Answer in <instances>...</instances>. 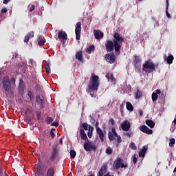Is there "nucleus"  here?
<instances>
[{
    "instance_id": "1",
    "label": "nucleus",
    "mask_w": 176,
    "mask_h": 176,
    "mask_svg": "<svg viewBox=\"0 0 176 176\" xmlns=\"http://www.w3.org/2000/svg\"><path fill=\"white\" fill-rule=\"evenodd\" d=\"M113 41L107 40L105 43L106 52L107 53H111V52H113L115 49L117 53L120 52V49L122 47V45H123V42H124V38L122 37L119 32H115L113 34Z\"/></svg>"
},
{
    "instance_id": "2",
    "label": "nucleus",
    "mask_w": 176,
    "mask_h": 176,
    "mask_svg": "<svg viewBox=\"0 0 176 176\" xmlns=\"http://www.w3.org/2000/svg\"><path fill=\"white\" fill-rule=\"evenodd\" d=\"M100 82H98V76L94 75L91 77L90 83L88 85L87 92L89 93L92 98L94 97V93H97Z\"/></svg>"
},
{
    "instance_id": "3",
    "label": "nucleus",
    "mask_w": 176,
    "mask_h": 176,
    "mask_svg": "<svg viewBox=\"0 0 176 176\" xmlns=\"http://www.w3.org/2000/svg\"><path fill=\"white\" fill-rule=\"evenodd\" d=\"M3 87L5 91L6 97H12L13 96V91L12 90V82L8 76L3 78Z\"/></svg>"
},
{
    "instance_id": "4",
    "label": "nucleus",
    "mask_w": 176,
    "mask_h": 176,
    "mask_svg": "<svg viewBox=\"0 0 176 176\" xmlns=\"http://www.w3.org/2000/svg\"><path fill=\"white\" fill-rule=\"evenodd\" d=\"M155 68L156 65H155V63L151 60H146L144 65H143L142 71L146 74H151L155 71Z\"/></svg>"
},
{
    "instance_id": "5",
    "label": "nucleus",
    "mask_w": 176,
    "mask_h": 176,
    "mask_svg": "<svg viewBox=\"0 0 176 176\" xmlns=\"http://www.w3.org/2000/svg\"><path fill=\"white\" fill-rule=\"evenodd\" d=\"M60 153V146L58 144H54L52 145V150L51 151V155L50 156V161L54 162Z\"/></svg>"
},
{
    "instance_id": "6",
    "label": "nucleus",
    "mask_w": 176,
    "mask_h": 176,
    "mask_svg": "<svg viewBox=\"0 0 176 176\" xmlns=\"http://www.w3.org/2000/svg\"><path fill=\"white\" fill-rule=\"evenodd\" d=\"M83 148L86 152H90L91 151H97V147L93 144H90V141H85L83 144Z\"/></svg>"
},
{
    "instance_id": "7",
    "label": "nucleus",
    "mask_w": 176,
    "mask_h": 176,
    "mask_svg": "<svg viewBox=\"0 0 176 176\" xmlns=\"http://www.w3.org/2000/svg\"><path fill=\"white\" fill-rule=\"evenodd\" d=\"M104 58L107 63H109V64H115L116 62V58L115 57V54L113 52L107 54Z\"/></svg>"
},
{
    "instance_id": "8",
    "label": "nucleus",
    "mask_w": 176,
    "mask_h": 176,
    "mask_svg": "<svg viewBox=\"0 0 176 176\" xmlns=\"http://www.w3.org/2000/svg\"><path fill=\"white\" fill-rule=\"evenodd\" d=\"M80 32H82V23L77 22L75 29L76 39H77V41H79L80 39Z\"/></svg>"
},
{
    "instance_id": "9",
    "label": "nucleus",
    "mask_w": 176,
    "mask_h": 176,
    "mask_svg": "<svg viewBox=\"0 0 176 176\" xmlns=\"http://www.w3.org/2000/svg\"><path fill=\"white\" fill-rule=\"evenodd\" d=\"M139 129L142 133H144L145 134H148V135L153 134V130L149 129L146 125L140 126Z\"/></svg>"
},
{
    "instance_id": "10",
    "label": "nucleus",
    "mask_w": 176,
    "mask_h": 176,
    "mask_svg": "<svg viewBox=\"0 0 176 176\" xmlns=\"http://www.w3.org/2000/svg\"><path fill=\"white\" fill-rule=\"evenodd\" d=\"M36 101L41 109L45 108V100L41 98V96L38 95L36 96Z\"/></svg>"
},
{
    "instance_id": "11",
    "label": "nucleus",
    "mask_w": 176,
    "mask_h": 176,
    "mask_svg": "<svg viewBox=\"0 0 176 176\" xmlns=\"http://www.w3.org/2000/svg\"><path fill=\"white\" fill-rule=\"evenodd\" d=\"M130 127H131V124L128 120L124 121L121 125V128L123 131H129L130 130Z\"/></svg>"
},
{
    "instance_id": "12",
    "label": "nucleus",
    "mask_w": 176,
    "mask_h": 176,
    "mask_svg": "<svg viewBox=\"0 0 176 176\" xmlns=\"http://www.w3.org/2000/svg\"><path fill=\"white\" fill-rule=\"evenodd\" d=\"M58 39L62 41H67V39L68 38V35L65 32L60 31L58 34Z\"/></svg>"
},
{
    "instance_id": "13",
    "label": "nucleus",
    "mask_w": 176,
    "mask_h": 176,
    "mask_svg": "<svg viewBox=\"0 0 176 176\" xmlns=\"http://www.w3.org/2000/svg\"><path fill=\"white\" fill-rule=\"evenodd\" d=\"M123 163V160L120 157L117 158V160L114 162V168L116 170H119L120 168V166Z\"/></svg>"
},
{
    "instance_id": "14",
    "label": "nucleus",
    "mask_w": 176,
    "mask_h": 176,
    "mask_svg": "<svg viewBox=\"0 0 176 176\" xmlns=\"http://www.w3.org/2000/svg\"><path fill=\"white\" fill-rule=\"evenodd\" d=\"M34 38V32L33 31H31V32H29L25 36V38H24V40H23V42L25 43H27L30 41V39Z\"/></svg>"
},
{
    "instance_id": "15",
    "label": "nucleus",
    "mask_w": 176,
    "mask_h": 176,
    "mask_svg": "<svg viewBox=\"0 0 176 176\" xmlns=\"http://www.w3.org/2000/svg\"><path fill=\"white\" fill-rule=\"evenodd\" d=\"M94 34L95 35L96 39H102L104 38V33L100 30H94Z\"/></svg>"
},
{
    "instance_id": "16",
    "label": "nucleus",
    "mask_w": 176,
    "mask_h": 176,
    "mask_svg": "<svg viewBox=\"0 0 176 176\" xmlns=\"http://www.w3.org/2000/svg\"><path fill=\"white\" fill-rule=\"evenodd\" d=\"M80 135L81 140L83 141H89V138H87V135L86 134V132H85V130L83 129H80Z\"/></svg>"
},
{
    "instance_id": "17",
    "label": "nucleus",
    "mask_w": 176,
    "mask_h": 176,
    "mask_svg": "<svg viewBox=\"0 0 176 176\" xmlns=\"http://www.w3.org/2000/svg\"><path fill=\"white\" fill-rule=\"evenodd\" d=\"M148 151V145H144L142 147V149L139 151V157H144L145 153H146Z\"/></svg>"
},
{
    "instance_id": "18",
    "label": "nucleus",
    "mask_w": 176,
    "mask_h": 176,
    "mask_svg": "<svg viewBox=\"0 0 176 176\" xmlns=\"http://www.w3.org/2000/svg\"><path fill=\"white\" fill-rule=\"evenodd\" d=\"M134 65L135 68H140L141 67V58L140 56H134Z\"/></svg>"
},
{
    "instance_id": "19",
    "label": "nucleus",
    "mask_w": 176,
    "mask_h": 176,
    "mask_svg": "<svg viewBox=\"0 0 176 176\" xmlns=\"http://www.w3.org/2000/svg\"><path fill=\"white\" fill-rule=\"evenodd\" d=\"M164 60L166 59V63L168 64H173V61L174 60V56L172 54H170L168 57L167 55H164Z\"/></svg>"
},
{
    "instance_id": "20",
    "label": "nucleus",
    "mask_w": 176,
    "mask_h": 176,
    "mask_svg": "<svg viewBox=\"0 0 176 176\" xmlns=\"http://www.w3.org/2000/svg\"><path fill=\"white\" fill-rule=\"evenodd\" d=\"M96 133L99 135V138L101 142H104V138L105 137V135L104 134V131H102V129H100L96 130Z\"/></svg>"
},
{
    "instance_id": "21",
    "label": "nucleus",
    "mask_w": 176,
    "mask_h": 176,
    "mask_svg": "<svg viewBox=\"0 0 176 176\" xmlns=\"http://www.w3.org/2000/svg\"><path fill=\"white\" fill-rule=\"evenodd\" d=\"M76 58L78 61L83 62V55L82 54V51H78L76 54Z\"/></svg>"
},
{
    "instance_id": "22",
    "label": "nucleus",
    "mask_w": 176,
    "mask_h": 176,
    "mask_svg": "<svg viewBox=\"0 0 176 176\" xmlns=\"http://www.w3.org/2000/svg\"><path fill=\"white\" fill-rule=\"evenodd\" d=\"M25 87V85H24V81L22 79H20L19 80V85L18 87L19 91H24V89Z\"/></svg>"
},
{
    "instance_id": "23",
    "label": "nucleus",
    "mask_w": 176,
    "mask_h": 176,
    "mask_svg": "<svg viewBox=\"0 0 176 176\" xmlns=\"http://www.w3.org/2000/svg\"><path fill=\"white\" fill-rule=\"evenodd\" d=\"M106 78L108 79L109 82H116L115 77H113V74L111 73H107L106 74Z\"/></svg>"
},
{
    "instance_id": "24",
    "label": "nucleus",
    "mask_w": 176,
    "mask_h": 176,
    "mask_svg": "<svg viewBox=\"0 0 176 176\" xmlns=\"http://www.w3.org/2000/svg\"><path fill=\"white\" fill-rule=\"evenodd\" d=\"M145 123L147 126H148V127H150V129H153V127H155V122H153V120H146Z\"/></svg>"
},
{
    "instance_id": "25",
    "label": "nucleus",
    "mask_w": 176,
    "mask_h": 176,
    "mask_svg": "<svg viewBox=\"0 0 176 176\" xmlns=\"http://www.w3.org/2000/svg\"><path fill=\"white\" fill-rule=\"evenodd\" d=\"M46 176H54V168L53 166L48 168Z\"/></svg>"
},
{
    "instance_id": "26",
    "label": "nucleus",
    "mask_w": 176,
    "mask_h": 176,
    "mask_svg": "<svg viewBox=\"0 0 176 176\" xmlns=\"http://www.w3.org/2000/svg\"><path fill=\"white\" fill-rule=\"evenodd\" d=\"M93 131H94V127L91 126V125H89L87 135L89 138H91V137H93Z\"/></svg>"
},
{
    "instance_id": "27",
    "label": "nucleus",
    "mask_w": 176,
    "mask_h": 176,
    "mask_svg": "<svg viewBox=\"0 0 176 176\" xmlns=\"http://www.w3.org/2000/svg\"><path fill=\"white\" fill-rule=\"evenodd\" d=\"M45 43H46V39H45V37H43L41 38V36H38V46H43Z\"/></svg>"
},
{
    "instance_id": "28",
    "label": "nucleus",
    "mask_w": 176,
    "mask_h": 176,
    "mask_svg": "<svg viewBox=\"0 0 176 176\" xmlns=\"http://www.w3.org/2000/svg\"><path fill=\"white\" fill-rule=\"evenodd\" d=\"M126 107L127 111H129L130 112H133L134 111V107H133V104L130 102H127L126 103Z\"/></svg>"
},
{
    "instance_id": "29",
    "label": "nucleus",
    "mask_w": 176,
    "mask_h": 176,
    "mask_svg": "<svg viewBox=\"0 0 176 176\" xmlns=\"http://www.w3.org/2000/svg\"><path fill=\"white\" fill-rule=\"evenodd\" d=\"M94 49H96V47H94V45H91L87 48L86 52L88 54H91V52H94Z\"/></svg>"
},
{
    "instance_id": "30",
    "label": "nucleus",
    "mask_w": 176,
    "mask_h": 176,
    "mask_svg": "<svg viewBox=\"0 0 176 176\" xmlns=\"http://www.w3.org/2000/svg\"><path fill=\"white\" fill-rule=\"evenodd\" d=\"M142 97V92L141 91L138 90L135 93V100H139V98H141Z\"/></svg>"
},
{
    "instance_id": "31",
    "label": "nucleus",
    "mask_w": 176,
    "mask_h": 176,
    "mask_svg": "<svg viewBox=\"0 0 176 176\" xmlns=\"http://www.w3.org/2000/svg\"><path fill=\"white\" fill-rule=\"evenodd\" d=\"M166 17H168V19H170L171 16L170 15V13H168V0H166Z\"/></svg>"
},
{
    "instance_id": "32",
    "label": "nucleus",
    "mask_w": 176,
    "mask_h": 176,
    "mask_svg": "<svg viewBox=\"0 0 176 176\" xmlns=\"http://www.w3.org/2000/svg\"><path fill=\"white\" fill-rule=\"evenodd\" d=\"M45 68L46 69L47 74L49 75L51 73L50 63H46Z\"/></svg>"
},
{
    "instance_id": "33",
    "label": "nucleus",
    "mask_w": 176,
    "mask_h": 176,
    "mask_svg": "<svg viewBox=\"0 0 176 176\" xmlns=\"http://www.w3.org/2000/svg\"><path fill=\"white\" fill-rule=\"evenodd\" d=\"M28 96L30 98V101H34V92H32L31 91H28Z\"/></svg>"
},
{
    "instance_id": "34",
    "label": "nucleus",
    "mask_w": 176,
    "mask_h": 176,
    "mask_svg": "<svg viewBox=\"0 0 176 176\" xmlns=\"http://www.w3.org/2000/svg\"><path fill=\"white\" fill-rule=\"evenodd\" d=\"M81 126L82 127V130H85L86 131L89 130V124L87 122H83Z\"/></svg>"
},
{
    "instance_id": "35",
    "label": "nucleus",
    "mask_w": 176,
    "mask_h": 176,
    "mask_svg": "<svg viewBox=\"0 0 176 176\" xmlns=\"http://www.w3.org/2000/svg\"><path fill=\"white\" fill-rule=\"evenodd\" d=\"M129 148L132 149L133 151H137V146L135 145V143L131 142L129 144Z\"/></svg>"
},
{
    "instance_id": "36",
    "label": "nucleus",
    "mask_w": 176,
    "mask_h": 176,
    "mask_svg": "<svg viewBox=\"0 0 176 176\" xmlns=\"http://www.w3.org/2000/svg\"><path fill=\"white\" fill-rule=\"evenodd\" d=\"M151 98L153 101H157V98H159V96H157V94L154 92L152 94Z\"/></svg>"
},
{
    "instance_id": "37",
    "label": "nucleus",
    "mask_w": 176,
    "mask_h": 176,
    "mask_svg": "<svg viewBox=\"0 0 176 176\" xmlns=\"http://www.w3.org/2000/svg\"><path fill=\"white\" fill-rule=\"evenodd\" d=\"M123 108H124V104L122 103L120 105V112L122 116H124V112L123 111Z\"/></svg>"
},
{
    "instance_id": "38",
    "label": "nucleus",
    "mask_w": 176,
    "mask_h": 176,
    "mask_svg": "<svg viewBox=\"0 0 176 176\" xmlns=\"http://www.w3.org/2000/svg\"><path fill=\"white\" fill-rule=\"evenodd\" d=\"M112 152H113V151L110 146L107 147V149H106L107 155H112Z\"/></svg>"
},
{
    "instance_id": "39",
    "label": "nucleus",
    "mask_w": 176,
    "mask_h": 176,
    "mask_svg": "<svg viewBox=\"0 0 176 176\" xmlns=\"http://www.w3.org/2000/svg\"><path fill=\"white\" fill-rule=\"evenodd\" d=\"M70 156L72 159H75V157L76 156V151H75L74 150H71L70 151Z\"/></svg>"
},
{
    "instance_id": "40",
    "label": "nucleus",
    "mask_w": 176,
    "mask_h": 176,
    "mask_svg": "<svg viewBox=\"0 0 176 176\" xmlns=\"http://www.w3.org/2000/svg\"><path fill=\"white\" fill-rule=\"evenodd\" d=\"M175 144V139L171 138L169 140V146L173 147L174 146V144Z\"/></svg>"
},
{
    "instance_id": "41",
    "label": "nucleus",
    "mask_w": 176,
    "mask_h": 176,
    "mask_svg": "<svg viewBox=\"0 0 176 176\" xmlns=\"http://www.w3.org/2000/svg\"><path fill=\"white\" fill-rule=\"evenodd\" d=\"M54 131H56V129L52 128L50 131V135H51V138L52 140H54L55 135H54Z\"/></svg>"
},
{
    "instance_id": "42",
    "label": "nucleus",
    "mask_w": 176,
    "mask_h": 176,
    "mask_svg": "<svg viewBox=\"0 0 176 176\" xmlns=\"http://www.w3.org/2000/svg\"><path fill=\"white\" fill-rule=\"evenodd\" d=\"M108 137H109V141H113V133H112V132L108 133Z\"/></svg>"
},
{
    "instance_id": "43",
    "label": "nucleus",
    "mask_w": 176,
    "mask_h": 176,
    "mask_svg": "<svg viewBox=\"0 0 176 176\" xmlns=\"http://www.w3.org/2000/svg\"><path fill=\"white\" fill-rule=\"evenodd\" d=\"M47 124H50V123H52L53 122V118H50V117H47L45 118Z\"/></svg>"
},
{
    "instance_id": "44",
    "label": "nucleus",
    "mask_w": 176,
    "mask_h": 176,
    "mask_svg": "<svg viewBox=\"0 0 176 176\" xmlns=\"http://www.w3.org/2000/svg\"><path fill=\"white\" fill-rule=\"evenodd\" d=\"M111 133L114 135V137H118V135L116 133V130L115 129V128L111 129Z\"/></svg>"
},
{
    "instance_id": "45",
    "label": "nucleus",
    "mask_w": 176,
    "mask_h": 176,
    "mask_svg": "<svg viewBox=\"0 0 176 176\" xmlns=\"http://www.w3.org/2000/svg\"><path fill=\"white\" fill-rule=\"evenodd\" d=\"M89 118H91L90 123H91V124H94V123H96V119L91 116V115L89 116Z\"/></svg>"
},
{
    "instance_id": "46",
    "label": "nucleus",
    "mask_w": 176,
    "mask_h": 176,
    "mask_svg": "<svg viewBox=\"0 0 176 176\" xmlns=\"http://www.w3.org/2000/svg\"><path fill=\"white\" fill-rule=\"evenodd\" d=\"M120 167L121 168H127V167H129V165L127 164H123V162H122Z\"/></svg>"
},
{
    "instance_id": "47",
    "label": "nucleus",
    "mask_w": 176,
    "mask_h": 176,
    "mask_svg": "<svg viewBox=\"0 0 176 176\" xmlns=\"http://www.w3.org/2000/svg\"><path fill=\"white\" fill-rule=\"evenodd\" d=\"M100 126V122L98 121H97L95 124V128H96V130H98V129H100L101 128L99 127Z\"/></svg>"
},
{
    "instance_id": "48",
    "label": "nucleus",
    "mask_w": 176,
    "mask_h": 176,
    "mask_svg": "<svg viewBox=\"0 0 176 176\" xmlns=\"http://www.w3.org/2000/svg\"><path fill=\"white\" fill-rule=\"evenodd\" d=\"M117 137V142L118 144H120V142H122V137H120V135H118Z\"/></svg>"
},
{
    "instance_id": "49",
    "label": "nucleus",
    "mask_w": 176,
    "mask_h": 176,
    "mask_svg": "<svg viewBox=\"0 0 176 176\" xmlns=\"http://www.w3.org/2000/svg\"><path fill=\"white\" fill-rule=\"evenodd\" d=\"M126 137H129L130 138V137H131V135H133V132L131 131H129L128 133H126Z\"/></svg>"
},
{
    "instance_id": "50",
    "label": "nucleus",
    "mask_w": 176,
    "mask_h": 176,
    "mask_svg": "<svg viewBox=\"0 0 176 176\" xmlns=\"http://www.w3.org/2000/svg\"><path fill=\"white\" fill-rule=\"evenodd\" d=\"M51 126H54L55 127H58V122H54L52 124H51Z\"/></svg>"
},
{
    "instance_id": "51",
    "label": "nucleus",
    "mask_w": 176,
    "mask_h": 176,
    "mask_svg": "<svg viewBox=\"0 0 176 176\" xmlns=\"http://www.w3.org/2000/svg\"><path fill=\"white\" fill-rule=\"evenodd\" d=\"M138 159H137V157L134 156L133 157V164H137V162H138Z\"/></svg>"
},
{
    "instance_id": "52",
    "label": "nucleus",
    "mask_w": 176,
    "mask_h": 176,
    "mask_svg": "<svg viewBox=\"0 0 176 176\" xmlns=\"http://www.w3.org/2000/svg\"><path fill=\"white\" fill-rule=\"evenodd\" d=\"M110 123H111L112 126H115V120L113 118H110Z\"/></svg>"
},
{
    "instance_id": "53",
    "label": "nucleus",
    "mask_w": 176,
    "mask_h": 176,
    "mask_svg": "<svg viewBox=\"0 0 176 176\" xmlns=\"http://www.w3.org/2000/svg\"><path fill=\"white\" fill-rule=\"evenodd\" d=\"M34 10H35V5H32L29 12H34Z\"/></svg>"
},
{
    "instance_id": "54",
    "label": "nucleus",
    "mask_w": 176,
    "mask_h": 176,
    "mask_svg": "<svg viewBox=\"0 0 176 176\" xmlns=\"http://www.w3.org/2000/svg\"><path fill=\"white\" fill-rule=\"evenodd\" d=\"M7 12H8V9L6 8H3L1 10V13H7Z\"/></svg>"
},
{
    "instance_id": "55",
    "label": "nucleus",
    "mask_w": 176,
    "mask_h": 176,
    "mask_svg": "<svg viewBox=\"0 0 176 176\" xmlns=\"http://www.w3.org/2000/svg\"><path fill=\"white\" fill-rule=\"evenodd\" d=\"M35 90H36V91H41V87H39L38 85H36Z\"/></svg>"
},
{
    "instance_id": "56",
    "label": "nucleus",
    "mask_w": 176,
    "mask_h": 176,
    "mask_svg": "<svg viewBox=\"0 0 176 176\" xmlns=\"http://www.w3.org/2000/svg\"><path fill=\"white\" fill-rule=\"evenodd\" d=\"M10 2V0H3V3L4 5H8V3Z\"/></svg>"
},
{
    "instance_id": "57",
    "label": "nucleus",
    "mask_w": 176,
    "mask_h": 176,
    "mask_svg": "<svg viewBox=\"0 0 176 176\" xmlns=\"http://www.w3.org/2000/svg\"><path fill=\"white\" fill-rule=\"evenodd\" d=\"M29 64H31V65H33L34 60L33 59H30Z\"/></svg>"
},
{
    "instance_id": "58",
    "label": "nucleus",
    "mask_w": 176,
    "mask_h": 176,
    "mask_svg": "<svg viewBox=\"0 0 176 176\" xmlns=\"http://www.w3.org/2000/svg\"><path fill=\"white\" fill-rule=\"evenodd\" d=\"M162 93V91H160V89H157L156 90V93L155 94H157H157H160Z\"/></svg>"
},
{
    "instance_id": "59",
    "label": "nucleus",
    "mask_w": 176,
    "mask_h": 176,
    "mask_svg": "<svg viewBox=\"0 0 176 176\" xmlns=\"http://www.w3.org/2000/svg\"><path fill=\"white\" fill-rule=\"evenodd\" d=\"M139 112H140V116H142L144 115V113L142 112V110H140Z\"/></svg>"
},
{
    "instance_id": "60",
    "label": "nucleus",
    "mask_w": 176,
    "mask_h": 176,
    "mask_svg": "<svg viewBox=\"0 0 176 176\" xmlns=\"http://www.w3.org/2000/svg\"><path fill=\"white\" fill-rule=\"evenodd\" d=\"M59 142H60V144H63V139H60Z\"/></svg>"
},
{
    "instance_id": "61",
    "label": "nucleus",
    "mask_w": 176,
    "mask_h": 176,
    "mask_svg": "<svg viewBox=\"0 0 176 176\" xmlns=\"http://www.w3.org/2000/svg\"><path fill=\"white\" fill-rule=\"evenodd\" d=\"M37 171H38V173H39V171H41V167L37 168Z\"/></svg>"
},
{
    "instance_id": "62",
    "label": "nucleus",
    "mask_w": 176,
    "mask_h": 176,
    "mask_svg": "<svg viewBox=\"0 0 176 176\" xmlns=\"http://www.w3.org/2000/svg\"><path fill=\"white\" fill-rule=\"evenodd\" d=\"M173 123L176 124V118L173 120Z\"/></svg>"
},
{
    "instance_id": "63",
    "label": "nucleus",
    "mask_w": 176,
    "mask_h": 176,
    "mask_svg": "<svg viewBox=\"0 0 176 176\" xmlns=\"http://www.w3.org/2000/svg\"><path fill=\"white\" fill-rule=\"evenodd\" d=\"M173 173H176V167L174 168Z\"/></svg>"
},
{
    "instance_id": "64",
    "label": "nucleus",
    "mask_w": 176,
    "mask_h": 176,
    "mask_svg": "<svg viewBox=\"0 0 176 176\" xmlns=\"http://www.w3.org/2000/svg\"><path fill=\"white\" fill-rule=\"evenodd\" d=\"M11 80H13V82H14V78H12Z\"/></svg>"
}]
</instances>
